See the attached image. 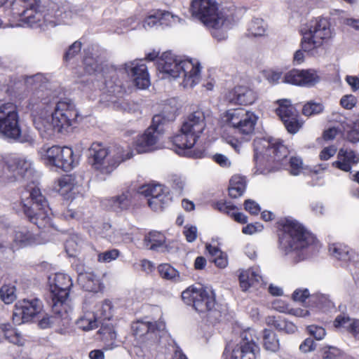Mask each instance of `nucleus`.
Instances as JSON below:
<instances>
[{
	"label": "nucleus",
	"instance_id": "obj_50",
	"mask_svg": "<svg viewBox=\"0 0 359 359\" xmlns=\"http://www.w3.org/2000/svg\"><path fill=\"white\" fill-rule=\"evenodd\" d=\"M81 43L79 41L74 42L66 51L64 55V60L66 61L70 60L75 55H76L81 49Z\"/></svg>",
	"mask_w": 359,
	"mask_h": 359
},
{
	"label": "nucleus",
	"instance_id": "obj_45",
	"mask_svg": "<svg viewBox=\"0 0 359 359\" xmlns=\"http://www.w3.org/2000/svg\"><path fill=\"white\" fill-rule=\"evenodd\" d=\"M2 332L5 338L11 343L17 345H22V338L19 332L9 324H2L1 325Z\"/></svg>",
	"mask_w": 359,
	"mask_h": 359
},
{
	"label": "nucleus",
	"instance_id": "obj_33",
	"mask_svg": "<svg viewBox=\"0 0 359 359\" xmlns=\"http://www.w3.org/2000/svg\"><path fill=\"white\" fill-rule=\"evenodd\" d=\"M334 325L337 328H344L355 335L359 334V320L351 319L347 315L337 316Z\"/></svg>",
	"mask_w": 359,
	"mask_h": 359
},
{
	"label": "nucleus",
	"instance_id": "obj_37",
	"mask_svg": "<svg viewBox=\"0 0 359 359\" xmlns=\"http://www.w3.org/2000/svg\"><path fill=\"white\" fill-rule=\"evenodd\" d=\"M76 325L79 329L89 331L97 327L98 320L93 312H86L76 320Z\"/></svg>",
	"mask_w": 359,
	"mask_h": 359
},
{
	"label": "nucleus",
	"instance_id": "obj_39",
	"mask_svg": "<svg viewBox=\"0 0 359 359\" xmlns=\"http://www.w3.org/2000/svg\"><path fill=\"white\" fill-rule=\"evenodd\" d=\"M158 271L161 278L177 283L184 280L180 272L169 264H161L158 266Z\"/></svg>",
	"mask_w": 359,
	"mask_h": 359
},
{
	"label": "nucleus",
	"instance_id": "obj_7",
	"mask_svg": "<svg viewBox=\"0 0 359 359\" xmlns=\"http://www.w3.org/2000/svg\"><path fill=\"white\" fill-rule=\"evenodd\" d=\"M26 194L28 196L22 198L23 212L29 221L40 229L53 227L52 212L46 197L38 187L29 186Z\"/></svg>",
	"mask_w": 359,
	"mask_h": 359
},
{
	"label": "nucleus",
	"instance_id": "obj_58",
	"mask_svg": "<svg viewBox=\"0 0 359 359\" xmlns=\"http://www.w3.org/2000/svg\"><path fill=\"white\" fill-rule=\"evenodd\" d=\"M245 209L252 215H257L261 208L257 203L251 199H248L244 203Z\"/></svg>",
	"mask_w": 359,
	"mask_h": 359
},
{
	"label": "nucleus",
	"instance_id": "obj_46",
	"mask_svg": "<svg viewBox=\"0 0 359 359\" xmlns=\"http://www.w3.org/2000/svg\"><path fill=\"white\" fill-rule=\"evenodd\" d=\"M16 288L14 285H4L0 289V299L6 304L13 303L16 299Z\"/></svg>",
	"mask_w": 359,
	"mask_h": 359
},
{
	"label": "nucleus",
	"instance_id": "obj_27",
	"mask_svg": "<svg viewBox=\"0 0 359 359\" xmlns=\"http://www.w3.org/2000/svg\"><path fill=\"white\" fill-rule=\"evenodd\" d=\"M53 315H46L41 320H39V325L42 329H46L53 326H67L69 323V311L70 307L58 306V311L52 308Z\"/></svg>",
	"mask_w": 359,
	"mask_h": 359
},
{
	"label": "nucleus",
	"instance_id": "obj_30",
	"mask_svg": "<svg viewBox=\"0 0 359 359\" xmlns=\"http://www.w3.org/2000/svg\"><path fill=\"white\" fill-rule=\"evenodd\" d=\"M179 20L177 15L168 11H156L148 16L143 22V27L147 29L159 24L160 25H172Z\"/></svg>",
	"mask_w": 359,
	"mask_h": 359
},
{
	"label": "nucleus",
	"instance_id": "obj_12",
	"mask_svg": "<svg viewBox=\"0 0 359 359\" xmlns=\"http://www.w3.org/2000/svg\"><path fill=\"white\" fill-rule=\"evenodd\" d=\"M0 133L6 138L21 143L33 141L29 135H22L17 106L11 102L0 106Z\"/></svg>",
	"mask_w": 359,
	"mask_h": 359
},
{
	"label": "nucleus",
	"instance_id": "obj_9",
	"mask_svg": "<svg viewBox=\"0 0 359 359\" xmlns=\"http://www.w3.org/2000/svg\"><path fill=\"white\" fill-rule=\"evenodd\" d=\"M90 155L93 157V167L102 174H110L123 161L133 156L132 151L123 154V147L113 146L105 147L102 144L95 142L90 148Z\"/></svg>",
	"mask_w": 359,
	"mask_h": 359
},
{
	"label": "nucleus",
	"instance_id": "obj_3",
	"mask_svg": "<svg viewBox=\"0 0 359 359\" xmlns=\"http://www.w3.org/2000/svg\"><path fill=\"white\" fill-rule=\"evenodd\" d=\"M156 68L173 79L182 77L184 88H193L201 79V66L198 62L182 60L171 52H165L157 59Z\"/></svg>",
	"mask_w": 359,
	"mask_h": 359
},
{
	"label": "nucleus",
	"instance_id": "obj_57",
	"mask_svg": "<svg viewBox=\"0 0 359 359\" xmlns=\"http://www.w3.org/2000/svg\"><path fill=\"white\" fill-rule=\"evenodd\" d=\"M310 297L308 289H297L292 294V299L295 302H304Z\"/></svg>",
	"mask_w": 359,
	"mask_h": 359
},
{
	"label": "nucleus",
	"instance_id": "obj_4",
	"mask_svg": "<svg viewBox=\"0 0 359 359\" xmlns=\"http://www.w3.org/2000/svg\"><path fill=\"white\" fill-rule=\"evenodd\" d=\"M156 68L173 79L182 77L184 88H193L201 79V66L198 62L182 60L171 52H165L157 59Z\"/></svg>",
	"mask_w": 359,
	"mask_h": 359
},
{
	"label": "nucleus",
	"instance_id": "obj_21",
	"mask_svg": "<svg viewBox=\"0 0 359 359\" xmlns=\"http://www.w3.org/2000/svg\"><path fill=\"white\" fill-rule=\"evenodd\" d=\"M43 304L40 299L34 298L18 302L14 307L12 320L15 325L32 320L42 311Z\"/></svg>",
	"mask_w": 359,
	"mask_h": 359
},
{
	"label": "nucleus",
	"instance_id": "obj_40",
	"mask_svg": "<svg viewBox=\"0 0 359 359\" xmlns=\"http://www.w3.org/2000/svg\"><path fill=\"white\" fill-rule=\"evenodd\" d=\"M206 250L212 257V261L219 268H225L228 264L227 255L219 248L210 244L206 245Z\"/></svg>",
	"mask_w": 359,
	"mask_h": 359
},
{
	"label": "nucleus",
	"instance_id": "obj_8",
	"mask_svg": "<svg viewBox=\"0 0 359 359\" xmlns=\"http://www.w3.org/2000/svg\"><path fill=\"white\" fill-rule=\"evenodd\" d=\"M302 50L313 56L318 55L323 45L332 37L330 25L326 18L311 20L302 28Z\"/></svg>",
	"mask_w": 359,
	"mask_h": 359
},
{
	"label": "nucleus",
	"instance_id": "obj_26",
	"mask_svg": "<svg viewBox=\"0 0 359 359\" xmlns=\"http://www.w3.org/2000/svg\"><path fill=\"white\" fill-rule=\"evenodd\" d=\"M11 238L12 241L9 245L13 250L32 246L39 243L37 236L26 226L15 228Z\"/></svg>",
	"mask_w": 359,
	"mask_h": 359
},
{
	"label": "nucleus",
	"instance_id": "obj_54",
	"mask_svg": "<svg viewBox=\"0 0 359 359\" xmlns=\"http://www.w3.org/2000/svg\"><path fill=\"white\" fill-rule=\"evenodd\" d=\"M316 344L313 339L309 337L304 339L299 346V350L304 353L313 351L316 349Z\"/></svg>",
	"mask_w": 359,
	"mask_h": 359
},
{
	"label": "nucleus",
	"instance_id": "obj_38",
	"mask_svg": "<svg viewBox=\"0 0 359 359\" xmlns=\"http://www.w3.org/2000/svg\"><path fill=\"white\" fill-rule=\"evenodd\" d=\"M245 188L246 182L245 178L238 175L233 176L230 180L229 194L230 197L236 198L243 194Z\"/></svg>",
	"mask_w": 359,
	"mask_h": 359
},
{
	"label": "nucleus",
	"instance_id": "obj_55",
	"mask_svg": "<svg viewBox=\"0 0 359 359\" xmlns=\"http://www.w3.org/2000/svg\"><path fill=\"white\" fill-rule=\"evenodd\" d=\"M290 172L293 175H297L302 169V161L299 158L292 157L290 159Z\"/></svg>",
	"mask_w": 359,
	"mask_h": 359
},
{
	"label": "nucleus",
	"instance_id": "obj_32",
	"mask_svg": "<svg viewBox=\"0 0 359 359\" xmlns=\"http://www.w3.org/2000/svg\"><path fill=\"white\" fill-rule=\"evenodd\" d=\"M36 128L40 131L43 137L48 138L54 135L55 132L61 133L64 127H60V123L57 124L56 121L53 119V115L48 119H41L39 121Z\"/></svg>",
	"mask_w": 359,
	"mask_h": 359
},
{
	"label": "nucleus",
	"instance_id": "obj_1",
	"mask_svg": "<svg viewBox=\"0 0 359 359\" xmlns=\"http://www.w3.org/2000/svg\"><path fill=\"white\" fill-rule=\"evenodd\" d=\"M21 3L22 11H13L18 15L19 21L32 27H54L57 25L65 22L69 13L62 12L60 9H55V6L45 9V4L48 0H18Z\"/></svg>",
	"mask_w": 359,
	"mask_h": 359
},
{
	"label": "nucleus",
	"instance_id": "obj_56",
	"mask_svg": "<svg viewBox=\"0 0 359 359\" xmlns=\"http://www.w3.org/2000/svg\"><path fill=\"white\" fill-rule=\"evenodd\" d=\"M186 240L189 242H194L197 238V228L195 226H186L183 231Z\"/></svg>",
	"mask_w": 359,
	"mask_h": 359
},
{
	"label": "nucleus",
	"instance_id": "obj_24",
	"mask_svg": "<svg viewBox=\"0 0 359 359\" xmlns=\"http://www.w3.org/2000/svg\"><path fill=\"white\" fill-rule=\"evenodd\" d=\"M320 77L316 70L310 69H292L285 74L283 81L296 86H313L318 83Z\"/></svg>",
	"mask_w": 359,
	"mask_h": 359
},
{
	"label": "nucleus",
	"instance_id": "obj_10",
	"mask_svg": "<svg viewBox=\"0 0 359 359\" xmlns=\"http://www.w3.org/2000/svg\"><path fill=\"white\" fill-rule=\"evenodd\" d=\"M168 108V106H165L161 114L155 115L151 125L137 137L135 146L138 153L149 152L158 148V141L164 131L163 126L168 122L173 121L176 118L177 108L172 107L170 111Z\"/></svg>",
	"mask_w": 359,
	"mask_h": 359
},
{
	"label": "nucleus",
	"instance_id": "obj_35",
	"mask_svg": "<svg viewBox=\"0 0 359 359\" xmlns=\"http://www.w3.org/2000/svg\"><path fill=\"white\" fill-rule=\"evenodd\" d=\"M107 205L112 210L118 212L128 208L130 204V196L128 191L121 195L106 199Z\"/></svg>",
	"mask_w": 359,
	"mask_h": 359
},
{
	"label": "nucleus",
	"instance_id": "obj_43",
	"mask_svg": "<svg viewBox=\"0 0 359 359\" xmlns=\"http://www.w3.org/2000/svg\"><path fill=\"white\" fill-rule=\"evenodd\" d=\"M329 251L339 260L348 261L351 259L350 250L346 245L340 243L332 244L329 247Z\"/></svg>",
	"mask_w": 359,
	"mask_h": 359
},
{
	"label": "nucleus",
	"instance_id": "obj_53",
	"mask_svg": "<svg viewBox=\"0 0 359 359\" xmlns=\"http://www.w3.org/2000/svg\"><path fill=\"white\" fill-rule=\"evenodd\" d=\"M356 102L357 98L353 95H344L340 100L341 105L346 109H351L354 107Z\"/></svg>",
	"mask_w": 359,
	"mask_h": 359
},
{
	"label": "nucleus",
	"instance_id": "obj_15",
	"mask_svg": "<svg viewBox=\"0 0 359 359\" xmlns=\"http://www.w3.org/2000/svg\"><path fill=\"white\" fill-rule=\"evenodd\" d=\"M41 157L46 165L60 168L65 172L74 168V152L68 147H43L40 150Z\"/></svg>",
	"mask_w": 359,
	"mask_h": 359
},
{
	"label": "nucleus",
	"instance_id": "obj_61",
	"mask_svg": "<svg viewBox=\"0 0 359 359\" xmlns=\"http://www.w3.org/2000/svg\"><path fill=\"white\" fill-rule=\"evenodd\" d=\"M337 152L335 146H330L325 147L320 153V158L322 161H327L332 157Z\"/></svg>",
	"mask_w": 359,
	"mask_h": 359
},
{
	"label": "nucleus",
	"instance_id": "obj_52",
	"mask_svg": "<svg viewBox=\"0 0 359 359\" xmlns=\"http://www.w3.org/2000/svg\"><path fill=\"white\" fill-rule=\"evenodd\" d=\"M306 329L309 333L316 340L323 339L326 334L325 330L323 327L312 325L308 326Z\"/></svg>",
	"mask_w": 359,
	"mask_h": 359
},
{
	"label": "nucleus",
	"instance_id": "obj_48",
	"mask_svg": "<svg viewBox=\"0 0 359 359\" xmlns=\"http://www.w3.org/2000/svg\"><path fill=\"white\" fill-rule=\"evenodd\" d=\"M250 33L255 36H262L265 32V23L262 19H253L248 29Z\"/></svg>",
	"mask_w": 359,
	"mask_h": 359
},
{
	"label": "nucleus",
	"instance_id": "obj_64",
	"mask_svg": "<svg viewBox=\"0 0 359 359\" xmlns=\"http://www.w3.org/2000/svg\"><path fill=\"white\" fill-rule=\"evenodd\" d=\"M345 80L351 86L353 92H355L359 89V78L358 76H346Z\"/></svg>",
	"mask_w": 359,
	"mask_h": 359
},
{
	"label": "nucleus",
	"instance_id": "obj_6",
	"mask_svg": "<svg viewBox=\"0 0 359 359\" xmlns=\"http://www.w3.org/2000/svg\"><path fill=\"white\" fill-rule=\"evenodd\" d=\"M203 111L197 110L189 114L183 122L180 133L172 137L175 151L180 155L191 158H201L202 153L196 152L191 148L205 128Z\"/></svg>",
	"mask_w": 359,
	"mask_h": 359
},
{
	"label": "nucleus",
	"instance_id": "obj_20",
	"mask_svg": "<svg viewBox=\"0 0 359 359\" xmlns=\"http://www.w3.org/2000/svg\"><path fill=\"white\" fill-rule=\"evenodd\" d=\"M132 330L136 337H147V339L160 343L163 338L168 337L165 330V324L163 321L151 323L148 320H139L132 324Z\"/></svg>",
	"mask_w": 359,
	"mask_h": 359
},
{
	"label": "nucleus",
	"instance_id": "obj_51",
	"mask_svg": "<svg viewBox=\"0 0 359 359\" xmlns=\"http://www.w3.org/2000/svg\"><path fill=\"white\" fill-rule=\"evenodd\" d=\"M119 255V251L116 249L105 251L98 255V261L110 262L116 259Z\"/></svg>",
	"mask_w": 359,
	"mask_h": 359
},
{
	"label": "nucleus",
	"instance_id": "obj_19",
	"mask_svg": "<svg viewBox=\"0 0 359 359\" xmlns=\"http://www.w3.org/2000/svg\"><path fill=\"white\" fill-rule=\"evenodd\" d=\"M254 160L257 161L259 155L270 156L274 161H282L289 154L287 148L279 140L257 139L254 141Z\"/></svg>",
	"mask_w": 359,
	"mask_h": 359
},
{
	"label": "nucleus",
	"instance_id": "obj_2",
	"mask_svg": "<svg viewBox=\"0 0 359 359\" xmlns=\"http://www.w3.org/2000/svg\"><path fill=\"white\" fill-rule=\"evenodd\" d=\"M316 238L299 222L287 219L279 236V248L297 263L304 259L302 251L315 243Z\"/></svg>",
	"mask_w": 359,
	"mask_h": 359
},
{
	"label": "nucleus",
	"instance_id": "obj_13",
	"mask_svg": "<svg viewBox=\"0 0 359 359\" xmlns=\"http://www.w3.org/2000/svg\"><path fill=\"white\" fill-rule=\"evenodd\" d=\"M182 300L187 305L192 306L194 309L201 313H217L213 310L215 306V294L209 288L189 287L182 293Z\"/></svg>",
	"mask_w": 359,
	"mask_h": 359
},
{
	"label": "nucleus",
	"instance_id": "obj_11",
	"mask_svg": "<svg viewBox=\"0 0 359 359\" xmlns=\"http://www.w3.org/2000/svg\"><path fill=\"white\" fill-rule=\"evenodd\" d=\"M224 117L226 122L243 135L241 141L238 139L228 140V143L237 152H239L241 148V142L250 140L254 133L257 117L253 112L244 108L229 109L226 111Z\"/></svg>",
	"mask_w": 359,
	"mask_h": 359
},
{
	"label": "nucleus",
	"instance_id": "obj_31",
	"mask_svg": "<svg viewBox=\"0 0 359 359\" xmlns=\"http://www.w3.org/2000/svg\"><path fill=\"white\" fill-rule=\"evenodd\" d=\"M262 280V276L257 269L243 271L239 275L240 285L243 291L248 290V288L259 284Z\"/></svg>",
	"mask_w": 359,
	"mask_h": 359
},
{
	"label": "nucleus",
	"instance_id": "obj_44",
	"mask_svg": "<svg viewBox=\"0 0 359 359\" xmlns=\"http://www.w3.org/2000/svg\"><path fill=\"white\" fill-rule=\"evenodd\" d=\"M85 71L89 74L101 72L105 76L106 72L102 67V64L97 58L91 56H86L83 60Z\"/></svg>",
	"mask_w": 359,
	"mask_h": 359
},
{
	"label": "nucleus",
	"instance_id": "obj_62",
	"mask_svg": "<svg viewBox=\"0 0 359 359\" xmlns=\"http://www.w3.org/2000/svg\"><path fill=\"white\" fill-rule=\"evenodd\" d=\"M74 178L72 175H66L59 180V185L62 188H66V191L71 190L74 186Z\"/></svg>",
	"mask_w": 359,
	"mask_h": 359
},
{
	"label": "nucleus",
	"instance_id": "obj_49",
	"mask_svg": "<svg viewBox=\"0 0 359 359\" xmlns=\"http://www.w3.org/2000/svg\"><path fill=\"white\" fill-rule=\"evenodd\" d=\"M100 318L109 320L112 317L113 306L109 300H104L100 306L99 310Z\"/></svg>",
	"mask_w": 359,
	"mask_h": 359
},
{
	"label": "nucleus",
	"instance_id": "obj_29",
	"mask_svg": "<svg viewBox=\"0 0 359 359\" xmlns=\"http://www.w3.org/2000/svg\"><path fill=\"white\" fill-rule=\"evenodd\" d=\"M337 158L332 165L344 172H351L352 165L359 163V154L353 150L340 149Z\"/></svg>",
	"mask_w": 359,
	"mask_h": 359
},
{
	"label": "nucleus",
	"instance_id": "obj_16",
	"mask_svg": "<svg viewBox=\"0 0 359 359\" xmlns=\"http://www.w3.org/2000/svg\"><path fill=\"white\" fill-rule=\"evenodd\" d=\"M32 163L25 158H15L6 163L0 156V179L10 181L26 178L32 174Z\"/></svg>",
	"mask_w": 359,
	"mask_h": 359
},
{
	"label": "nucleus",
	"instance_id": "obj_47",
	"mask_svg": "<svg viewBox=\"0 0 359 359\" xmlns=\"http://www.w3.org/2000/svg\"><path fill=\"white\" fill-rule=\"evenodd\" d=\"M324 110V106L320 102L314 101H309L306 102L302 109L304 115L310 116L316 114H320Z\"/></svg>",
	"mask_w": 359,
	"mask_h": 359
},
{
	"label": "nucleus",
	"instance_id": "obj_25",
	"mask_svg": "<svg viewBox=\"0 0 359 359\" xmlns=\"http://www.w3.org/2000/svg\"><path fill=\"white\" fill-rule=\"evenodd\" d=\"M143 61H133L125 64L126 73L133 79L135 86L140 89H144L149 86L150 81L147 67Z\"/></svg>",
	"mask_w": 359,
	"mask_h": 359
},
{
	"label": "nucleus",
	"instance_id": "obj_60",
	"mask_svg": "<svg viewBox=\"0 0 359 359\" xmlns=\"http://www.w3.org/2000/svg\"><path fill=\"white\" fill-rule=\"evenodd\" d=\"M170 182L172 188L176 189L178 192H181L185 185V182L182 177L174 175L171 176Z\"/></svg>",
	"mask_w": 359,
	"mask_h": 359
},
{
	"label": "nucleus",
	"instance_id": "obj_63",
	"mask_svg": "<svg viewBox=\"0 0 359 359\" xmlns=\"http://www.w3.org/2000/svg\"><path fill=\"white\" fill-rule=\"evenodd\" d=\"M285 320L276 318L275 317H269L267 319V324L273 326L276 329L280 331L283 330Z\"/></svg>",
	"mask_w": 359,
	"mask_h": 359
},
{
	"label": "nucleus",
	"instance_id": "obj_18",
	"mask_svg": "<svg viewBox=\"0 0 359 359\" xmlns=\"http://www.w3.org/2000/svg\"><path fill=\"white\" fill-rule=\"evenodd\" d=\"M252 332L251 330L243 331L241 341L232 350H229V346L225 348L223 355L226 359H256L259 347L253 340Z\"/></svg>",
	"mask_w": 359,
	"mask_h": 359
},
{
	"label": "nucleus",
	"instance_id": "obj_59",
	"mask_svg": "<svg viewBox=\"0 0 359 359\" xmlns=\"http://www.w3.org/2000/svg\"><path fill=\"white\" fill-rule=\"evenodd\" d=\"M313 300L318 301V305L321 307H331L333 306L332 302L329 299L327 295L319 294L316 296H311Z\"/></svg>",
	"mask_w": 359,
	"mask_h": 359
},
{
	"label": "nucleus",
	"instance_id": "obj_36",
	"mask_svg": "<svg viewBox=\"0 0 359 359\" xmlns=\"http://www.w3.org/2000/svg\"><path fill=\"white\" fill-rule=\"evenodd\" d=\"M144 242L147 248L158 251L160 248L164 245L165 237L161 232L153 231L145 236Z\"/></svg>",
	"mask_w": 359,
	"mask_h": 359
},
{
	"label": "nucleus",
	"instance_id": "obj_23",
	"mask_svg": "<svg viewBox=\"0 0 359 359\" xmlns=\"http://www.w3.org/2000/svg\"><path fill=\"white\" fill-rule=\"evenodd\" d=\"M276 114L283 122L285 127L290 133H296L301 128L297 120V111L287 100H280Z\"/></svg>",
	"mask_w": 359,
	"mask_h": 359
},
{
	"label": "nucleus",
	"instance_id": "obj_5",
	"mask_svg": "<svg viewBox=\"0 0 359 359\" xmlns=\"http://www.w3.org/2000/svg\"><path fill=\"white\" fill-rule=\"evenodd\" d=\"M191 11L194 17L210 29L215 39L221 41L227 39V15L219 10L214 0H192Z\"/></svg>",
	"mask_w": 359,
	"mask_h": 359
},
{
	"label": "nucleus",
	"instance_id": "obj_17",
	"mask_svg": "<svg viewBox=\"0 0 359 359\" xmlns=\"http://www.w3.org/2000/svg\"><path fill=\"white\" fill-rule=\"evenodd\" d=\"M139 194L147 198L148 205L154 211H162L171 202L168 189L160 184L143 185Z\"/></svg>",
	"mask_w": 359,
	"mask_h": 359
},
{
	"label": "nucleus",
	"instance_id": "obj_22",
	"mask_svg": "<svg viewBox=\"0 0 359 359\" xmlns=\"http://www.w3.org/2000/svg\"><path fill=\"white\" fill-rule=\"evenodd\" d=\"M51 114L57 124L60 123V127H64L65 129L73 126L79 116L74 104L67 99L58 101L55 104L54 112Z\"/></svg>",
	"mask_w": 359,
	"mask_h": 359
},
{
	"label": "nucleus",
	"instance_id": "obj_14",
	"mask_svg": "<svg viewBox=\"0 0 359 359\" xmlns=\"http://www.w3.org/2000/svg\"><path fill=\"white\" fill-rule=\"evenodd\" d=\"M73 285L70 276L57 273L53 278H50V294L48 304L54 310L58 311V306L70 307L68 303L69 290Z\"/></svg>",
	"mask_w": 359,
	"mask_h": 359
},
{
	"label": "nucleus",
	"instance_id": "obj_41",
	"mask_svg": "<svg viewBox=\"0 0 359 359\" xmlns=\"http://www.w3.org/2000/svg\"><path fill=\"white\" fill-rule=\"evenodd\" d=\"M264 347L266 350L276 352L280 348L279 339L276 334L270 330L265 329L263 335Z\"/></svg>",
	"mask_w": 359,
	"mask_h": 359
},
{
	"label": "nucleus",
	"instance_id": "obj_42",
	"mask_svg": "<svg viewBox=\"0 0 359 359\" xmlns=\"http://www.w3.org/2000/svg\"><path fill=\"white\" fill-rule=\"evenodd\" d=\"M98 332L102 335V339L107 349H111L116 346L115 344L116 334L112 327H102Z\"/></svg>",
	"mask_w": 359,
	"mask_h": 359
},
{
	"label": "nucleus",
	"instance_id": "obj_34",
	"mask_svg": "<svg viewBox=\"0 0 359 359\" xmlns=\"http://www.w3.org/2000/svg\"><path fill=\"white\" fill-rule=\"evenodd\" d=\"M78 283L86 291L97 292L100 288V279L93 273L79 274Z\"/></svg>",
	"mask_w": 359,
	"mask_h": 359
},
{
	"label": "nucleus",
	"instance_id": "obj_28",
	"mask_svg": "<svg viewBox=\"0 0 359 359\" xmlns=\"http://www.w3.org/2000/svg\"><path fill=\"white\" fill-rule=\"evenodd\" d=\"M226 98L231 104L248 105L254 103L256 100V95L248 87L239 86L231 90Z\"/></svg>",
	"mask_w": 359,
	"mask_h": 359
}]
</instances>
